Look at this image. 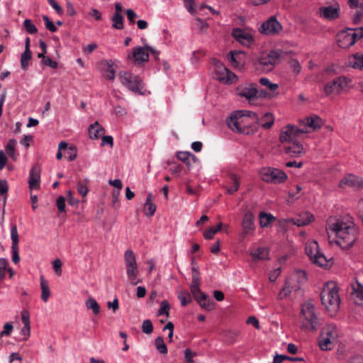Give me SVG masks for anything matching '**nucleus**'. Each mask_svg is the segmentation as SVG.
Listing matches in <instances>:
<instances>
[{
  "label": "nucleus",
  "mask_w": 363,
  "mask_h": 363,
  "mask_svg": "<svg viewBox=\"0 0 363 363\" xmlns=\"http://www.w3.org/2000/svg\"><path fill=\"white\" fill-rule=\"evenodd\" d=\"M327 231L329 242L345 250L354 245L359 235V227L349 215L329 218L327 222Z\"/></svg>",
  "instance_id": "1"
},
{
  "label": "nucleus",
  "mask_w": 363,
  "mask_h": 363,
  "mask_svg": "<svg viewBox=\"0 0 363 363\" xmlns=\"http://www.w3.org/2000/svg\"><path fill=\"white\" fill-rule=\"evenodd\" d=\"M301 123L304 128H298L289 125L282 130L279 136L281 142L286 143L284 145L285 152L291 157H298L303 152L302 145L297 140L299 135L308 133V128L315 131L320 129L323 125L322 119L317 115L306 117Z\"/></svg>",
  "instance_id": "2"
},
{
  "label": "nucleus",
  "mask_w": 363,
  "mask_h": 363,
  "mask_svg": "<svg viewBox=\"0 0 363 363\" xmlns=\"http://www.w3.org/2000/svg\"><path fill=\"white\" fill-rule=\"evenodd\" d=\"M257 122V113L248 111H234L226 120L227 125L231 130L244 135L252 133Z\"/></svg>",
  "instance_id": "3"
},
{
  "label": "nucleus",
  "mask_w": 363,
  "mask_h": 363,
  "mask_svg": "<svg viewBox=\"0 0 363 363\" xmlns=\"http://www.w3.org/2000/svg\"><path fill=\"white\" fill-rule=\"evenodd\" d=\"M299 323L301 329L305 332L317 331L322 325L320 313L311 302H306L302 305Z\"/></svg>",
  "instance_id": "4"
},
{
  "label": "nucleus",
  "mask_w": 363,
  "mask_h": 363,
  "mask_svg": "<svg viewBox=\"0 0 363 363\" xmlns=\"http://www.w3.org/2000/svg\"><path fill=\"white\" fill-rule=\"evenodd\" d=\"M323 306L328 311L336 312L340 306V298L336 283L329 281L324 284L320 294Z\"/></svg>",
  "instance_id": "5"
},
{
  "label": "nucleus",
  "mask_w": 363,
  "mask_h": 363,
  "mask_svg": "<svg viewBox=\"0 0 363 363\" xmlns=\"http://www.w3.org/2000/svg\"><path fill=\"white\" fill-rule=\"evenodd\" d=\"M192 280L190 286L191 292L199 306L207 311L213 310L214 303L211 299L200 290V273L195 267H192Z\"/></svg>",
  "instance_id": "6"
},
{
  "label": "nucleus",
  "mask_w": 363,
  "mask_h": 363,
  "mask_svg": "<svg viewBox=\"0 0 363 363\" xmlns=\"http://www.w3.org/2000/svg\"><path fill=\"white\" fill-rule=\"evenodd\" d=\"M214 74L215 78L220 82L226 84H232L235 83L238 78L235 74L229 70L222 62L219 60H213Z\"/></svg>",
  "instance_id": "7"
},
{
  "label": "nucleus",
  "mask_w": 363,
  "mask_h": 363,
  "mask_svg": "<svg viewBox=\"0 0 363 363\" xmlns=\"http://www.w3.org/2000/svg\"><path fill=\"white\" fill-rule=\"evenodd\" d=\"M119 79L123 86L135 93H141L144 87L142 79L139 76L126 71L120 72Z\"/></svg>",
  "instance_id": "8"
},
{
  "label": "nucleus",
  "mask_w": 363,
  "mask_h": 363,
  "mask_svg": "<svg viewBox=\"0 0 363 363\" xmlns=\"http://www.w3.org/2000/svg\"><path fill=\"white\" fill-rule=\"evenodd\" d=\"M236 92L238 96L245 97L249 101L259 96L265 98L269 95L265 91L260 90V91H259L256 84L252 83H245L239 85L236 89Z\"/></svg>",
  "instance_id": "9"
},
{
  "label": "nucleus",
  "mask_w": 363,
  "mask_h": 363,
  "mask_svg": "<svg viewBox=\"0 0 363 363\" xmlns=\"http://www.w3.org/2000/svg\"><path fill=\"white\" fill-rule=\"evenodd\" d=\"M347 84L348 80L346 77H338L332 81L328 82L323 87V91L326 96L339 95Z\"/></svg>",
  "instance_id": "10"
},
{
  "label": "nucleus",
  "mask_w": 363,
  "mask_h": 363,
  "mask_svg": "<svg viewBox=\"0 0 363 363\" xmlns=\"http://www.w3.org/2000/svg\"><path fill=\"white\" fill-rule=\"evenodd\" d=\"M262 182H284L287 179L286 174L281 169L273 167H264L259 171Z\"/></svg>",
  "instance_id": "11"
},
{
  "label": "nucleus",
  "mask_w": 363,
  "mask_h": 363,
  "mask_svg": "<svg viewBox=\"0 0 363 363\" xmlns=\"http://www.w3.org/2000/svg\"><path fill=\"white\" fill-rule=\"evenodd\" d=\"M281 30L282 26L274 16H270L263 22L259 28L261 33L269 35L279 34Z\"/></svg>",
  "instance_id": "12"
},
{
  "label": "nucleus",
  "mask_w": 363,
  "mask_h": 363,
  "mask_svg": "<svg viewBox=\"0 0 363 363\" xmlns=\"http://www.w3.org/2000/svg\"><path fill=\"white\" fill-rule=\"evenodd\" d=\"M340 8L338 4L323 6L319 9V15L321 18L333 21L337 18L340 16Z\"/></svg>",
  "instance_id": "13"
},
{
  "label": "nucleus",
  "mask_w": 363,
  "mask_h": 363,
  "mask_svg": "<svg viewBox=\"0 0 363 363\" xmlns=\"http://www.w3.org/2000/svg\"><path fill=\"white\" fill-rule=\"evenodd\" d=\"M279 58V54L277 51H271L267 55L262 57L259 63L261 68L265 71H271L273 69L275 64Z\"/></svg>",
  "instance_id": "14"
},
{
  "label": "nucleus",
  "mask_w": 363,
  "mask_h": 363,
  "mask_svg": "<svg viewBox=\"0 0 363 363\" xmlns=\"http://www.w3.org/2000/svg\"><path fill=\"white\" fill-rule=\"evenodd\" d=\"M11 250H12V262L17 264L20 261L18 255V233L16 224L11 225Z\"/></svg>",
  "instance_id": "15"
},
{
  "label": "nucleus",
  "mask_w": 363,
  "mask_h": 363,
  "mask_svg": "<svg viewBox=\"0 0 363 363\" xmlns=\"http://www.w3.org/2000/svg\"><path fill=\"white\" fill-rule=\"evenodd\" d=\"M232 35L240 43L246 46L250 45L253 40L252 35L241 28H234Z\"/></svg>",
  "instance_id": "16"
},
{
  "label": "nucleus",
  "mask_w": 363,
  "mask_h": 363,
  "mask_svg": "<svg viewBox=\"0 0 363 363\" xmlns=\"http://www.w3.org/2000/svg\"><path fill=\"white\" fill-rule=\"evenodd\" d=\"M242 227L243 231L240 236L242 238L254 230V216L251 212L248 211L245 213L242 222Z\"/></svg>",
  "instance_id": "17"
},
{
  "label": "nucleus",
  "mask_w": 363,
  "mask_h": 363,
  "mask_svg": "<svg viewBox=\"0 0 363 363\" xmlns=\"http://www.w3.org/2000/svg\"><path fill=\"white\" fill-rule=\"evenodd\" d=\"M351 298L357 305H363V285L358 281L352 285Z\"/></svg>",
  "instance_id": "18"
},
{
  "label": "nucleus",
  "mask_w": 363,
  "mask_h": 363,
  "mask_svg": "<svg viewBox=\"0 0 363 363\" xmlns=\"http://www.w3.org/2000/svg\"><path fill=\"white\" fill-rule=\"evenodd\" d=\"M354 43V40L352 37L348 30L347 31L340 33L337 35V44L338 46L342 48H348L352 46Z\"/></svg>",
  "instance_id": "19"
},
{
  "label": "nucleus",
  "mask_w": 363,
  "mask_h": 363,
  "mask_svg": "<svg viewBox=\"0 0 363 363\" xmlns=\"http://www.w3.org/2000/svg\"><path fill=\"white\" fill-rule=\"evenodd\" d=\"M133 57L138 63L147 61L149 59L148 46L135 47L133 50Z\"/></svg>",
  "instance_id": "20"
},
{
  "label": "nucleus",
  "mask_w": 363,
  "mask_h": 363,
  "mask_svg": "<svg viewBox=\"0 0 363 363\" xmlns=\"http://www.w3.org/2000/svg\"><path fill=\"white\" fill-rule=\"evenodd\" d=\"M88 132L90 139L96 140L105 133V129L96 121L89 125Z\"/></svg>",
  "instance_id": "21"
},
{
  "label": "nucleus",
  "mask_w": 363,
  "mask_h": 363,
  "mask_svg": "<svg viewBox=\"0 0 363 363\" xmlns=\"http://www.w3.org/2000/svg\"><path fill=\"white\" fill-rule=\"evenodd\" d=\"M313 220V216L308 213H306L299 218H290L287 220V223L297 225L298 227L306 225Z\"/></svg>",
  "instance_id": "22"
},
{
  "label": "nucleus",
  "mask_w": 363,
  "mask_h": 363,
  "mask_svg": "<svg viewBox=\"0 0 363 363\" xmlns=\"http://www.w3.org/2000/svg\"><path fill=\"white\" fill-rule=\"evenodd\" d=\"M126 268V274L130 283L135 286L141 282V280L138 279L139 273L138 265L130 266Z\"/></svg>",
  "instance_id": "23"
},
{
  "label": "nucleus",
  "mask_w": 363,
  "mask_h": 363,
  "mask_svg": "<svg viewBox=\"0 0 363 363\" xmlns=\"http://www.w3.org/2000/svg\"><path fill=\"white\" fill-rule=\"evenodd\" d=\"M152 193H148L144 205V213L148 217H152L156 211V205L153 202Z\"/></svg>",
  "instance_id": "24"
},
{
  "label": "nucleus",
  "mask_w": 363,
  "mask_h": 363,
  "mask_svg": "<svg viewBox=\"0 0 363 363\" xmlns=\"http://www.w3.org/2000/svg\"><path fill=\"white\" fill-rule=\"evenodd\" d=\"M320 335L337 341L338 333L335 325L328 324L322 328Z\"/></svg>",
  "instance_id": "25"
},
{
  "label": "nucleus",
  "mask_w": 363,
  "mask_h": 363,
  "mask_svg": "<svg viewBox=\"0 0 363 363\" xmlns=\"http://www.w3.org/2000/svg\"><path fill=\"white\" fill-rule=\"evenodd\" d=\"M242 55V52H241L230 51L228 55V59L232 66L240 68L244 64V61L241 58Z\"/></svg>",
  "instance_id": "26"
},
{
  "label": "nucleus",
  "mask_w": 363,
  "mask_h": 363,
  "mask_svg": "<svg viewBox=\"0 0 363 363\" xmlns=\"http://www.w3.org/2000/svg\"><path fill=\"white\" fill-rule=\"evenodd\" d=\"M305 251L307 256L312 261L320 252L318 244L316 241H309L306 244Z\"/></svg>",
  "instance_id": "27"
},
{
  "label": "nucleus",
  "mask_w": 363,
  "mask_h": 363,
  "mask_svg": "<svg viewBox=\"0 0 363 363\" xmlns=\"http://www.w3.org/2000/svg\"><path fill=\"white\" fill-rule=\"evenodd\" d=\"M336 342V340L330 339L321 335H320L318 338V345L321 350L327 351L332 350L335 347Z\"/></svg>",
  "instance_id": "28"
},
{
  "label": "nucleus",
  "mask_w": 363,
  "mask_h": 363,
  "mask_svg": "<svg viewBox=\"0 0 363 363\" xmlns=\"http://www.w3.org/2000/svg\"><path fill=\"white\" fill-rule=\"evenodd\" d=\"M40 289H41V299L46 303L50 296V290L48 282L45 279L43 276L40 277Z\"/></svg>",
  "instance_id": "29"
},
{
  "label": "nucleus",
  "mask_w": 363,
  "mask_h": 363,
  "mask_svg": "<svg viewBox=\"0 0 363 363\" xmlns=\"http://www.w3.org/2000/svg\"><path fill=\"white\" fill-rule=\"evenodd\" d=\"M349 64L354 69H363V55L357 53L349 58Z\"/></svg>",
  "instance_id": "30"
},
{
  "label": "nucleus",
  "mask_w": 363,
  "mask_h": 363,
  "mask_svg": "<svg viewBox=\"0 0 363 363\" xmlns=\"http://www.w3.org/2000/svg\"><path fill=\"white\" fill-rule=\"evenodd\" d=\"M276 220L275 217L270 213L261 212L259 213V225L262 228H266Z\"/></svg>",
  "instance_id": "31"
},
{
  "label": "nucleus",
  "mask_w": 363,
  "mask_h": 363,
  "mask_svg": "<svg viewBox=\"0 0 363 363\" xmlns=\"http://www.w3.org/2000/svg\"><path fill=\"white\" fill-rule=\"evenodd\" d=\"M177 158L183 162L187 167L191 165V161H195L196 157L189 152H179Z\"/></svg>",
  "instance_id": "32"
},
{
  "label": "nucleus",
  "mask_w": 363,
  "mask_h": 363,
  "mask_svg": "<svg viewBox=\"0 0 363 363\" xmlns=\"http://www.w3.org/2000/svg\"><path fill=\"white\" fill-rule=\"evenodd\" d=\"M250 255L255 259H266L268 258L269 252L266 247H258L252 250Z\"/></svg>",
  "instance_id": "33"
},
{
  "label": "nucleus",
  "mask_w": 363,
  "mask_h": 363,
  "mask_svg": "<svg viewBox=\"0 0 363 363\" xmlns=\"http://www.w3.org/2000/svg\"><path fill=\"white\" fill-rule=\"evenodd\" d=\"M114 186V189L112 192V203L115 208L118 206V196L120 195V190L123 187V183H109Z\"/></svg>",
  "instance_id": "34"
},
{
  "label": "nucleus",
  "mask_w": 363,
  "mask_h": 363,
  "mask_svg": "<svg viewBox=\"0 0 363 363\" xmlns=\"http://www.w3.org/2000/svg\"><path fill=\"white\" fill-rule=\"evenodd\" d=\"M113 23L112 27L118 30H122L124 28V18L121 13H114L111 18Z\"/></svg>",
  "instance_id": "35"
},
{
  "label": "nucleus",
  "mask_w": 363,
  "mask_h": 363,
  "mask_svg": "<svg viewBox=\"0 0 363 363\" xmlns=\"http://www.w3.org/2000/svg\"><path fill=\"white\" fill-rule=\"evenodd\" d=\"M124 262L125 267L133 265H138L135 254L131 250H128L125 252Z\"/></svg>",
  "instance_id": "36"
},
{
  "label": "nucleus",
  "mask_w": 363,
  "mask_h": 363,
  "mask_svg": "<svg viewBox=\"0 0 363 363\" xmlns=\"http://www.w3.org/2000/svg\"><path fill=\"white\" fill-rule=\"evenodd\" d=\"M312 262L321 267H328L330 262V261L327 259L325 256L320 251L313 259Z\"/></svg>",
  "instance_id": "37"
},
{
  "label": "nucleus",
  "mask_w": 363,
  "mask_h": 363,
  "mask_svg": "<svg viewBox=\"0 0 363 363\" xmlns=\"http://www.w3.org/2000/svg\"><path fill=\"white\" fill-rule=\"evenodd\" d=\"M86 306L88 309L91 310L94 315H97L100 312V306L93 298H89L86 300Z\"/></svg>",
  "instance_id": "38"
},
{
  "label": "nucleus",
  "mask_w": 363,
  "mask_h": 363,
  "mask_svg": "<svg viewBox=\"0 0 363 363\" xmlns=\"http://www.w3.org/2000/svg\"><path fill=\"white\" fill-rule=\"evenodd\" d=\"M101 64L107 66L106 77L113 80L115 78L116 70L113 67V63L111 61L103 60Z\"/></svg>",
  "instance_id": "39"
},
{
  "label": "nucleus",
  "mask_w": 363,
  "mask_h": 363,
  "mask_svg": "<svg viewBox=\"0 0 363 363\" xmlns=\"http://www.w3.org/2000/svg\"><path fill=\"white\" fill-rule=\"evenodd\" d=\"M274 124V117L273 115L270 113H267L264 115L262 118V127L264 128L268 129L272 127Z\"/></svg>",
  "instance_id": "40"
},
{
  "label": "nucleus",
  "mask_w": 363,
  "mask_h": 363,
  "mask_svg": "<svg viewBox=\"0 0 363 363\" xmlns=\"http://www.w3.org/2000/svg\"><path fill=\"white\" fill-rule=\"evenodd\" d=\"M31 59V52L24 50L21 57V65L23 69L26 70L28 69L29 65V60Z\"/></svg>",
  "instance_id": "41"
},
{
  "label": "nucleus",
  "mask_w": 363,
  "mask_h": 363,
  "mask_svg": "<svg viewBox=\"0 0 363 363\" xmlns=\"http://www.w3.org/2000/svg\"><path fill=\"white\" fill-rule=\"evenodd\" d=\"M16 145V140L15 139H10L6 145V152L9 157L14 159L15 155V147Z\"/></svg>",
  "instance_id": "42"
},
{
  "label": "nucleus",
  "mask_w": 363,
  "mask_h": 363,
  "mask_svg": "<svg viewBox=\"0 0 363 363\" xmlns=\"http://www.w3.org/2000/svg\"><path fill=\"white\" fill-rule=\"evenodd\" d=\"M178 298L183 306L188 305L191 301V294L187 291H181L178 295Z\"/></svg>",
  "instance_id": "43"
},
{
  "label": "nucleus",
  "mask_w": 363,
  "mask_h": 363,
  "mask_svg": "<svg viewBox=\"0 0 363 363\" xmlns=\"http://www.w3.org/2000/svg\"><path fill=\"white\" fill-rule=\"evenodd\" d=\"M259 82V84L262 86H266L267 88L269 89V91H274L277 90L278 89V87H279L277 84L272 83L269 80V79H267L266 77L260 78Z\"/></svg>",
  "instance_id": "44"
},
{
  "label": "nucleus",
  "mask_w": 363,
  "mask_h": 363,
  "mask_svg": "<svg viewBox=\"0 0 363 363\" xmlns=\"http://www.w3.org/2000/svg\"><path fill=\"white\" fill-rule=\"evenodd\" d=\"M240 183H223V188L226 192L232 195L239 189Z\"/></svg>",
  "instance_id": "45"
},
{
  "label": "nucleus",
  "mask_w": 363,
  "mask_h": 363,
  "mask_svg": "<svg viewBox=\"0 0 363 363\" xmlns=\"http://www.w3.org/2000/svg\"><path fill=\"white\" fill-rule=\"evenodd\" d=\"M40 179V168L38 166H34L30 169L28 182H39Z\"/></svg>",
  "instance_id": "46"
},
{
  "label": "nucleus",
  "mask_w": 363,
  "mask_h": 363,
  "mask_svg": "<svg viewBox=\"0 0 363 363\" xmlns=\"http://www.w3.org/2000/svg\"><path fill=\"white\" fill-rule=\"evenodd\" d=\"M349 32L350 33L352 37L356 43L358 40H360L363 38V26L357 28H348Z\"/></svg>",
  "instance_id": "47"
},
{
  "label": "nucleus",
  "mask_w": 363,
  "mask_h": 363,
  "mask_svg": "<svg viewBox=\"0 0 363 363\" xmlns=\"http://www.w3.org/2000/svg\"><path fill=\"white\" fill-rule=\"evenodd\" d=\"M26 30L30 34H35L38 32L36 26L33 23L30 19H26L23 23Z\"/></svg>",
  "instance_id": "48"
},
{
  "label": "nucleus",
  "mask_w": 363,
  "mask_h": 363,
  "mask_svg": "<svg viewBox=\"0 0 363 363\" xmlns=\"http://www.w3.org/2000/svg\"><path fill=\"white\" fill-rule=\"evenodd\" d=\"M65 156L67 157L69 161H73L77 157V148L74 146L67 147L65 149L64 152Z\"/></svg>",
  "instance_id": "49"
},
{
  "label": "nucleus",
  "mask_w": 363,
  "mask_h": 363,
  "mask_svg": "<svg viewBox=\"0 0 363 363\" xmlns=\"http://www.w3.org/2000/svg\"><path fill=\"white\" fill-rule=\"evenodd\" d=\"M155 346H156L157 350L161 354H167V346L164 344L163 338L162 337H158L156 338Z\"/></svg>",
  "instance_id": "50"
},
{
  "label": "nucleus",
  "mask_w": 363,
  "mask_h": 363,
  "mask_svg": "<svg viewBox=\"0 0 363 363\" xmlns=\"http://www.w3.org/2000/svg\"><path fill=\"white\" fill-rule=\"evenodd\" d=\"M169 310H170V305L167 302V301H166V300L162 301L161 303L160 308L157 312V315H165L167 316H169Z\"/></svg>",
  "instance_id": "51"
},
{
  "label": "nucleus",
  "mask_w": 363,
  "mask_h": 363,
  "mask_svg": "<svg viewBox=\"0 0 363 363\" xmlns=\"http://www.w3.org/2000/svg\"><path fill=\"white\" fill-rule=\"evenodd\" d=\"M291 292V287L288 281H286L284 286L278 294L279 299H283L287 297Z\"/></svg>",
  "instance_id": "52"
},
{
  "label": "nucleus",
  "mask_w": 363,
  "mask_h": 363,
  "mask_svg": "<svg viewBox=\"0 0 363 363\" xmlns=\"http://www.w3.org/2000/svg\"><path fill=\"white\" fill-rule=\"evenodd\" d=\"M289 64L295 74H298L301 72V66L297 60L292 59L289 62Z\"/></svg>",
  "instance_id": "53"
},
{
  "label": "nucleus",
  "mask_w": 363,
  "mask_h": 363,
  "mask_svg": "<svg viewBox=\"0 0 363 363\" xmlns=\"http://www.w3.org/2000/svg\"><path fill=\"white\" fill-rule=\"evenodd\" d=\"M142 330L145 334H150L153 331V325L150 320H145L142 325Z\"/></svg>",
  "instance_id": "54"
},
{
  "label": "nucleus",
  "mask_w": 363,
  "mask_h": 363,
  "mask_svg": "<svg viewBox=\"0 0 363 363\" xmlns=\"http://www.w3.org/2000/svg\"><path fill=\"white\" fill-rule=\"evenodd\" d=\"M43 19L45 22V28L50 32H56L57 28L55 25L50 20L48 16H43Z\"/></svg>",
  "instance_id": "55"
},
{
  "label": "nucleus",
  "mask_w": 363,
  "mask_h": 363,
  "mask_svg": "<svg viewBox=\"0 0 363 363\" xmlns=\"http://www.w3.org/2000/svg\"><path fill=\"white\" fill-rule=\"evenodd\" d=\"M196 356V353L187 348L184 351L185 363H194L193 358Z\"/></svg>",
  "instance_id": "56"
},
{
  "label": "nucleus",
  "mask_w": 363,
  "mask_h": 363,
  "mask_svg": "<svg viewBox=\"0 0 363 363\" xmlns=\"http://www.w3.org/2000/svg\"><path fill=\"white\" fill-rule=\"evenodd\" d=\"M65 201H66L65 197H64L62 196H60L57 199L56 205H57V208L60 213H62V212L65 211V207H66Z\"/></svg>",
  "instance_id": "57"
},
{
  "label": "nucleus",
  "mask_w": 363,
  "mask_h": 363,
  "mask_svg": "<svg viewBox=\"0 0 363 363\" xmlns=\"http://www.w3.org/2000/svg\"><path fill=\"white\" fill-rule=\"evenodd\" d=\"M13 329V326L11 323H6L4 325V330L0 333V337L10 336Z\"/></svg>",
  "instance_id": "58"
},
{
  "label": "nucleus",
  "mask_w": 363,
  "mask_h": 363,
  "mask_svg": "<svg viewBox=\"0 0 363 363\" xmlns=\"http://www.w3.org/2000/svg\"><path fill=\"white\" fill-rule=\"evenodd\" d=\"M363 17V8L357 9L353 16L352 21L354 24H358Z\"/></svg>",
  "instance_id": "59"
},
{
  "label": "nucleus",
  "mask_w": 363,
  "mask_h": 363,
  "mask_svg": "<svg viewBox=\"0 0 363 363\" xmlns=\"http://www.w3.org/2000/svg\"><path fill=\"white\" fill-rule=\"evenodd\" d=\"M62 262L59 259L54 260L52 262L53 269L57 275L62 274Z\"/></svg>",
  "instance_id": "60"
},
{
  "label": "nucleus",
  "mask_w": 363,
  "mask_h": 363,
  "mask_svg": "<svg viewBox=\"0 0 363 363\" xmlns=\"http://www.w3.org/2000/svg\"><path fill=\"white\" fill-rule=\"evenodd\" d=\"M199 186L196 185V186H193L190 183H186L185 184V190L186 191L191 195L196 194L198 191Z\"/></svg>",
  "instance_id": "61"
},
{
  "label": "nucleus",
  "mask_w": 363,
  "mask_h": 363,
  "mask_svg": "<svg viewBox=\"0 0 363 363\" xmlns=\"http://www.w3.org/2000/svg\"><path fill=\"white\" fill-rule=\"evenodd\" d=\"M362 0H348V5L352 9L363 8Z\"/></svg>",
  "instance_id": "62"
},
{
  "label": "nucleus",
  "mask_w": 363,
  "mask_h": 363,
  "mask_svg": "<svg viewBox=\"0 0 363 363\" xmlns=\"http://www.w3.org/2000/svg\"><path fill=\"white\" fill-rule=\"evenodd\" d=\"M43 63L53 69H55L57 67V63L51 60L49 57H44L43 59Z\"/></svg>",
  "instance_id": "63"
},
{
  "label": "nucleus",
  "mask_w": 363,
  "mask_h": 363,
  "mask_svg": "<svg viewBox=\"0 0 363 363\" xmlns=\"http://www.w3.org/2000/svg\"><path fill=\"white\" fill-rule=\"evenodd\" d=\"M126 15L129 22L132 24L134 23L135 18L138 16L135 11L133 9H129L126 11Z\"/></svg>",
  "instance_id": "64"
}]
</instances>
